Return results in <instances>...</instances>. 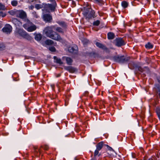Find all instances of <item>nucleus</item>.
Returning a JSON list of instances; mask_svg holds the SVG:
<instances>
[{
	"instance_id": "1",
	"label": "nucleus",
	"mask_w": 160,
	"mask_h": 160,
	"mask_svg": "<svg viewBox=\"0 0 160 160\" xmlns=\"http://www.w3.org/2000/svg\"><path fill=\"white\" fill-rule=\"evenodd\" d=\"M55 27V25L46 27L43 30V33L48 37L57 41H60L62 38L60 35L53 30Z\"/></svg>"
},
{
	"instance_id": "2",
	"label": "nucleus",
	"mask_w": 160,
	"mask_h": 160,
	"mask_svg": "<svg viewBox=\"0 0 160 160\" xmlns=\"http://www.w3.org/2000/svg\"><path fill=\"white\" fill-rule=\"evenodd\" d=\"M83 14L87 19L89 20L92 18H94L95 12L91 8H86L83 12Z\"/></svg>"
},
{
	"instance_id": "3",
	"label": "nucleus",
	"mask_w": 160,
	"mask_h": 160,
	"mask_svg": "<svg viewBox=\"0 0 160 160\" xmlns=\"http://www.w3.org/2000/svg\"><path fill=\"white\" fill-rule=\"evenodd\" d=\"M23 27L29 32L35 31L37 29L36 26L30 21L27 22L23 25Z\"/></svg>"
},
{
	"instance_id": "4",
	"label": "nucleus",
	"mask_w": 160,
	"mask_h": 160,
	"mask_svg": "<svg viewBox=\"0 0 160 160\" xmlns=\"http://www.w3.org/2000/svg\"><path fill=\"white\" fill-rule=\"evenodd\" d=\"M113 60L116 62L119 63H124L128 61L129 58H126L124 55H116L113 57Z\"/></svg>"
},
{
	"instance_id": "5",
	"label": "nucleus",
	"mask_w": 160,
	"mask_h": 160,
	"mask_svg": "<svg viewBox=\"0 0 160 160\" xmlns=\"http://www.w3.org/2000/svg\"><path fill=\"white\" fill-rule=\"evenodd\" d=\"M18 33L20 36L28 40H31L32 39L31 37L23 29H19L18 31Z\"/></svg>"
},
{
	"instance_id": "6",
	"label": "nucleus",
	"mask_w": 160,
	"mask_h": 160,
	"mask_svg": "<svg viewBox=\"0 0 160 160\" xmlns=\"http://www.w3.org/2000/svg\"><path fill=\"white\" fill-rule=\"evenodd\" d=\"M114 43L116 46L120 47L125 45L126 43L122 38H116L114 41Z\"/></svg>"
},
{
	"instance_id": "7",
	"label": "nucleus",
	"mask_w": 160,
	"mask_h": 160,
	"mask_svg": "<svg viewBox=\"0 0 160 160\" xmlns=\"http://www.w3.org/2000/svg\"><path fill=\"white\" fill-rule=\"evenodd\" d=\"M2 31L7 34H10L12 31V28L10 25L7 24L2 29Z\"/></svg>"
},
{
	"instance_id": "8",
	"label": "nucleus",
	"mask_w": 160,
	"mask_h": 160,
	"mask_svg": "<svg viewBox=\"0 0 160 160\" xmlns=\"http://www.w3.org/2000/svg\"><path fill=\"white\" fill-rule=\"evenodd\" d=\"M16 16L21 19H24L26 18L27 14L23 11H19L17 12Z\"/></svg>"
},
{
	"instance_id": "9",
	"label": "nucleus",
	"mask_w": 160,
	"mask_h": 160,
	"mask_svg": "<svg viewBox=\"0 0 160 160\" xmlns=\"http://www.w3.org/2000/svg\"><path fill=\"white\" fill-rule=\"evenodd\" d=\"M68 50L70 52L76 54L78 53V48L77 45H75L72 47H69Z\"/></svg>"
},
{
	"instance_id": "10",
	"label": "nucleus",
	"mask_w": 160,
	"mask_h": 160,
	"mask_svg": "<svg viewBox=\"0 0 160 160\" xmlns=\"http://www.w3.org/2000/svg\"><path fill=\"white\" fill-rule=\"evenodd\" d=\"M43 20L46 22H50L52 19V16L50 14H44L43 16Z\"/></svg>"
},
{
	"instance_id": "11",
	"label": "nucleus",
	"mask_w": 160,
	"mask_h": 160,
	"mask_svg": "<svg viewBox=\"0 0 160 160\" xmlns=\"http://www.w3.org/2000/svg\"><path fill=\"white\" fill-rule=\"evenodd\" d=\"M154 90L157 95L160 99V85L158 84H155Z\"/></svg>"
},
{
	"instance_id": "12",
	"label": "nucleus",
	"mask_w": 160,
	"mask_h": 160,
	"mask_svg": "<svg viewBox=\"0 0 160 160\" xmlns=\"http://www.w3.org/2000/svg\"><path fill=\"white\" fill-rule=\"evenodd\" d=\"M64 68L71 73H73L77 71V69L75 68L70 66H65Z\"/></svg>"
},
{
	"instance_id": "13",
	"label": "nucleus",
	"mask_w": 160,
	"mask_h": 160,
	"mask_svg": "<svg viewBox=\"0 0 160 160\" xmlns=\"http://www.w3.org/2000/svg\"><path fill=\"white\" fill-rule=\"evenodd\" d=\"M96 46L101 49H102L103 50H105L106 51H108V48L104 44H103L102 43H101L99 42H97L96 43Z\"/></svg>"
},
{
	"instance_id": "14",
	"label": "nucleus",
	"mask_w": 160,
	"mask_h": 160,
	"mask_svg": "<svg viewBox=\"0 0 160 160\" xmlns=\"http://www.w3.org/2000/svg\"><path fill=\"white\" fill-rule=\"evenodd\" d=\"M12 22L15 25L16 27H19L22 25L21 22L15 18H12Z\"/></svg>"
},
{
	"instance_id": "15",
	"label": "nucleus",
	"mask_w": 160,
	"mask_h": 160,
	"mask_svg": "<svg viewBox=\"0 0 160 160\" xmlns=\"http://www.w3.org/2000/svg\"><path fill=\"white\" fill-rule=\"evenodd\" d=\"M35 39L37 41H40L42 38V35L40 33H36L34 34Z\"/></svg>"
},
{
	"instance_id": "16",
	"label": "nucleus",
	"mask_w": 160,
	"mask_h": 160,
	"mask_svg": "<svg viewBox=\"0 0 160 160\" xmlns=\"http://www.w3.org/2000/svg\"><path fill=\"white\" fill-rule=\"evenodd\" d=\"M57 22L63 29H66L67 28V25L66 23L63 21H59Z\"/></svg>"
},
{
	"instance_id": "17",
	"label": "nucleus",
	"mask_w": 160,
	"mask_h": 160,
	"mask_svg": "<svg viewBox=\"0 0 160 160\" xmlns=\"http://www.w3.org/2000/svg\"><path fill=\"white\" fill-rule=\"evenodd\" d=\"M104 142L103 141L98 143L96 145V149L100 150L102 148Z\"/></svg>"
},
{
	"instance_id": "18",
	"label": "nucleus",
	"mask_w": 160,
	"mask_h": 160,
	"mask_svg": "<svg viewBox=\"0 0 160 160\" xmlns=\"http://www.w3.org/2000/svg\"><path fill=\"white\" fill-rule=\"evenodd\" d=\"M145 48L147 49H152L153 47V45L151 42H148L145 45Z\"/></svg>"
},
{
	"instance_id": "19",
	"label": "nucleus",
	"mask_w": 160,
	"mask_h": 160,
	"mask_svg": "<svg viewBox=\"0 0 160 160\" xmlns=\"http://www.w3.org/2000/svg\"><path fill=\"white\" fill-rule=\"evenodd\" d=\"M108 39L111 40L113 39L115 37V35L113 33L110 32H109L107 35Z\"/></svg>"
},
{
	"instance_id": "20",
	"label": "nucleus",
	"mask_w": 160,
	"mask_h": 160,
	"mask_svg": "<svg viewBox=\"0 0 160 160\" xmlns=\"http://www.w3.org/2000/svg\"><path fill=\"white\" fill-rule=\"evenodd\" d=\"M56 5V2H55V3L54 4V5H52L51 4H48V7H49V12H50V11H54V10L55 8V5Z\"/></svg>"
},
{
	"instance_id": "21",
	"label": "nucleus",
	"mask_w": 160,
	"mask_h": 160,
	"mask_svg": "<svg viewBox=\"0 0 160 160\" xmlns=\"http://www.w3.org/2000/svg\"><path fill=\"white\" fill-rule=\"evenodd\" d=\"M65 59L67 64L68 65H71L73 62L72 60L69 57H66Z\"/></svg>"
},
{
	"instance_id": "22",
	"label": "nucleus",
	"mask_w": 160,
	"mask_h": 160,
	"mask_svg": "<svg viewBox=\"0 0 160 160\" xmlns=\"http://www.w3.org/2000/svg\"><path fill=\"white\" fill-rule=\"evenodd\" d=\"M45 43L47 45H51L54 44V42L51 40L47 39L45 41Z\"/></svg>"
},
{
	"instance_id": "23",
	"label": "nucleus",
	"mask_w": 160,
	"mask_h": 160,
	"mask_svg": "<svg viewBox=\"0 0 160 160\" xmlns=\"http://www.w3.org/2000/svg\"><path fill=\"white\" fill-rule=\"evenodd\" d=\"M97 54L94 52H87L86 53V55L90 57L95 58Z\"/></svg>"
},
{
	"instance_id": "24",
	"label": "nucleus",
	"mask_w": 160,
	"mask_h": 160,
	"mask_svg": "<svg viewBox=\"0 0 160 160\" xmlns=\"http://www.w3.org/2000/svg\"><path fill=\"white\" fill-rule=\"evenodd\" d=\"M121 5L124 8H126L128 7V3L125 1H123L122 2Z\"/></svg>"
},
{
	"instance_id": "25",
	"label": "nucleus",
	"mask_w": 160,
	"mask_h": 160,
	"mask_svg": "<svg viewBox=\"0 0 160 160\" xmlns=\"http://www.w3.org/2000/svg\"><path fill=\"white\" fill-rule=\"evenodd\" d=\"M53 58L55 60H56V62L57 63L60 64H63V62L61 61V59L58 58L56 56H54Z\"/></svg>"
},
{
	"instance_id": "26",
	"label": "nucleus",
	"mask_w": 160,
	"mask_h": 160,
	"mask_svg": "<svg viewBox=\"0 0 160 160\" xmlns=\"http://www.w3.org/2000/svg\"><path fill=\"white\" fill-rule=\"evenodd\" d=\"M55 30L59 33L63 34L64 32L63 29L59 27H58L55 29Z\"/></svg>"
},
{
	"instance_id": "27",
	"label": "nucleus",
	"mask_w": 160,
	"mask_h": 160,
	"mask_svg": "<svg viewBox=\"0 0 160 160\" xmlns=\"http://www.w3.org/2000/svg\"><path fill=\"white\" fill-rule=\"evenodd\" d=\"M43 8H44L43 10L46 12H49L48 4H43Z\"/></svg>"
},
{
	"instance_id": "28",
	"label": "nucleus",
	"mask_w": 160,
	"mask_h": 160,
	"mask_svg": "<svg viewBox=\"0 0 160 160\" xmlns=\"http://www.w3.org/2000/svg\"><path fill=\"white\" fill-rule=\"evenodd\" d=\"M138 71H140L141 72H142L145 71V69L147 70H149V69L147 67H145L144 68H142L141 67H138Z\"/></svg>"
},
{
	"instance_id": "29",
	"label": "nucleus",
	"mask_w": 160,
	"mask_h": 160,
	"mask_svg": "<svg viewBox=\"0 0 160 160\" xmlns=\"http://www.w3.org/2000/svg\"><path fill=\"white\" fill-rule=\"evenodd\" d=\"M99 150H98L97 149H96L94 152L93 157L96 158V156L97 155H98V157H99L101 155V154L99 153Z\"/></svg>"
},
{
	"instance_id": "30",
	"label": "nucleus",
	"mask_w": 160,
	"mask_h": 160,
	"mask_svg": "<svg viewBox=\"0 0 160 160\" xmlns=\"http://www.w3.org/2000/svg\"><path fill=\"white\" fill-rule=\"evenodd\" d=\"M11 4L13 6H16L18 5V2L16 0H13L11 2Z\"/></svg>"
},
{
	"instance_id": "31",
	"label": "nucleus",
	"mask_w": 160,
	"mask_h": 160,
	"mask_svg": "<svg viewBox=\"0 0 160 160\" xmlns=\"http://www.w3.org/2000/svg\"><path fill=\"white\" fill-rule=\"evenodd\" d=\"M100 23V21L98 20H97L93 22V25L94 26H98Z\"/></svg>"
},
{
	"instance_id": "32",
	"label": "nucleus",
	"mask_w": 160,
	"mask_h": 160,
	"mask_svg": "<svg viewBox=\"0 0 160 160\" xmlns=\"http://www.w3.org/2000/svg\"><path fill=\"white\" fill-rule=\"evenodd\" d=\"M35 8L37 9L43 8V4L40 5L37 4L35 5Z\"/></svg>"
},
{
	"instance_id": "33",
	"label": "nucleus",
	"mask_w": 160,
	"mask_h": 160,
	"mask_svg": "<svg viewBox=\"0 0 160 160\" xmlns=\"http://www.w3.org/2000/svg\"><path fill=\"white\" fill-rule=\"evenodd\" d=\"M49 49L50 51L52 52H55L56 51V49L54 46L50 47Z\"/></svg>"
},
{
	"instance_id": "34",
	"label": "nucleus",
	"mask_w": 160,
	"mask_h": 160,
	"mask_svg": "<svg viewBox=\"0 0 160 160\" xmlns=\"http://www.w3.org/2000/svg\"><path fill=\"white\" fill-rule=\"evenodd\" d=\"M40 148H43L45 150H48L49 148V147L47 145H44V146H41Z\"/></svg>"
},
{
	"instance_id": "35",
	"label": "nucleus",
	"mask_w": 160,
	"mask_h": 160,
	"mask_svg": "<svg viewBox=\"0 0 160 160\" xmlns=\"http://www.w3.org/2000/svg\"><path fill=\"white\" fill-rule=\"evenodd\" d=\"M5 5L2 3H0V10H5Z\"/></svg>"
},
{
	"instance_id": "36",
	"label": "nucleus",
	"mask_w": 160,
	"mask_h": 160,
	"mask_svg": "<svg viewBox=\"0 0 160 160\" xmlns=\"http://www.w3.org/2000/svg\"><path fill=\"white\" fill-rule=\"evenodd\" d=\"M5 48V46L3 44H0V50H4Z\"/></svg>"
},
{
	"instance_id": "37",
	"label": "nucleus",
	"mask_w": 160,
	"mask_h": 160,
	"mask_svg": "<svg viewBox=\"0 0 160 160\" xmlns=\"http://www.w3.org/2000/svg\"><path fill=\"white\" fill-rule=\"evenodd\" d=\"M158 117L160 121V109H158L156 111Z\"/></svg>"
},
{
	"instance_id": "38",
	"label": "nucleus",
	"mask_w": 160,
	"mask_h": 160,
	"mask_svg": "<svg viewBox=\"0 0 160 160\" xmlns=\"http://www.w3.org/2000/svg\"><path fill=\"white\" fill-rule=\"evenodd\" d=\"M105 145L107 147L108 150L110 151H112L113 152H114V150L111 147L109 146L108 145Z\"/></svg>"
},
{
	"instance_id": "39",
	"label": "nucleus",
	"mask_w": 160,
	"mask_h": 160,
	"mask_svg": "<svg viewBox=\"0 0 160 160\" xmlns=\"http://www.w3.org/2000/svg\"><path fill=\"white\" fill-rule=\"evenodd\" d=\"M6 16V14L5 13H3L2 12H0V16H2V17H4Z\"/></svg>"
},
{
	"instance_id": "40",
	"label": "nucleus",
	"mask_w": 160,
	"mask_h": 160,
	"mask_svg": "<svg viewBox=\"0 0 160 160\" xmlns=\"http://www.w3.org/2000/svg\"><path fill=\"white\" fill-rule=\"evenodd\" d=\"M88 93L89 92H85L84 94V95H85V96H87L88 94Z\"/></svg>"
},
{
	"instance_id": "41",
	"label": "nucleus",
	"mask_w": 160,
	"mask_h": 160,
	"mask_svg": "<svg viewBox=\"0 0 160 160\" xmlns=\"http://www.w3.org/2000/svg\"><path fill=\"white\" fill-rule=\"evenodd\" d=\"M38 152H39V155H40L42 153V150L41 149H39L38 150Z\"/></svg>"
},
{
	"instance_id": "42",
	"label": "nucleus",
	"mask_w": 160,
	"mask_h": 160,
	"mask_svg": "<svg viewBox=\"0 0 160 160\" xmlns=\"http://www.w3.org/2000/svg\"><path fill=\"white\" fill-rule=\"evenodd\" d=\"M157 80L159 83L160 84V77L157 78Z\"/></svg>"
},
{
	"instance_id": "43",
	"label": "nucleus",
	"mask_w": 160,
	"mask_h": 160,
	"mask_svg": "<svg viewBox=\"0 0 160 160\" xmlns=\"http://www.w3.org/2000/svg\"><path fill=\"white\" fill-rule=\"evenodd\" d=\"M36 148H35V154H38V151L36 150Z\"/></svg>"
},
{
	"instance_id": "44",
	"label": "nucleus",
	"mask_w": 160,
	"mask_h": 160,
	"mask_svg": "<svg viewBox=\"0 0 160 160\" xmlns=\"http://www.w3.org/2000/svg\"><path fill=\"white\" fill-rule=\"evenodd\" d=\"M97 160V159L95 157H93L91 159V160Z\"/></svg>"
},
{
	"instance_id": "45",
	"label": "nucleus",
	"mask_w": 160,
	"mask_h": 160,
	"mask_svg": "<svg viewBox=\"0 0 160 160\" xmlns=\"http://www.w3.org/2000/svg\"><path fill=\"white\" fill-rule=\"evenodd\" d=\"M154 3L157 2L158 1V0H153Z\"/></svg>"
},
{
	"instance_id": "46",
	"label": "nucleus",
	"mask_w": 160,
	"mask_h": 160,
	"mask_svg": "<svg viewBox=\"0 0 160 160\" xmlns=\"http://www.w3.org/2000/svg\"><path fill=\"white\" fill-rule=\"evenodd\" d=\"M34 6H31V8L32 9H33V8H34Z\"/></svg>"
},
{
	"instance_id": "47",
	"label": "nucleus",
	"mask_w": 160,
	"mask_h": 160,
	"mask_svg": "<svg viewBox=\"0 0 160 160\" xmlns=\"http://www.w3.org/2000/svg\"><path fill=\"white\" fill-rule=\"evenodd\" d=\"M60 76H61V74H59L57 75V77H60Z\"/></svg>"
},
{
	"instance_id": "48",
	"label": "nucleus",
	"mask_w": 160,
	"mask_h": 160,
	"mask_svg": "<svg viewBox=\"0 0 160 160\" xmlns=\"http://www.w3.org/2000/svg\"><path fill=\"white\" fill-rule=\"evenodd\" d=\"M57 86L58 87V84H57Z\"/></svg>"
}]
</instances>
